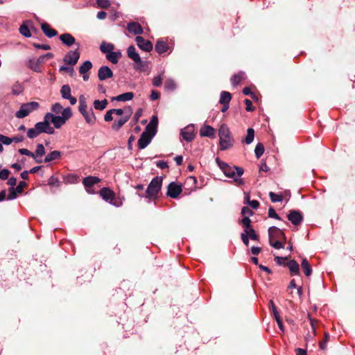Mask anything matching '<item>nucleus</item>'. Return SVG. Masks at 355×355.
Returning a JSON list of instances; mask_svg holds the SVG:
<instances>
[{
	"label": "nucleus",
	"mask_w": 355,
	"mask_h": 355,
	"mask_svg": "<svg viewBox=\"0 0 355 355\" xmlns=\"http://www.w3.org/2000/svg\"><path fill=\"white\" fill-rule=\"evenodd\" d=\"M182 191V184L171 182L168 186L167 195L172 198H177Z\"/></svg>",
	"instance_id": "obj_10"
},
{
	"label": "nucleus",
	"mask_w": 355,
	"mask_h": 355,
	"mask_svg": "<svg viewBox=\"0 0 355 355\" xmlns=\"http://www.w3.org/2000/svg\"><path fill=\"white\" fill-rule=\"evenodd\" d=\"M241 237L243 243L248 246L249 245V236L246 234V232H244L243 233H242Z\"/></svg>",
	"instance_id": "obj_63"
},
{
	"label": "nucleus",
	"mask_w": 355,
	"mask_h": 355,
	"mask_svg": "<svg viewBox=\"0 0 355 355\" xmlns=\"http://www.w3.org/2000/svg\"><path fill=\"white\" fill-rule=\"evenodd\" d=\"M269 196L272 202H281L283 200V197L282 195L276 194L273 192H270Z\"/></svg>",
	"instance_id": "obj_48"
},
{
	"label": "nucleus",
	"mask_w": 355,
	"mask_h": 355,
	"mask_svg": "<svg viewBox=\"0 0 355 355\" xmlns=\"http://www.w3.org/2000/svg\"><path fill=\"white\" fill-rule=\"evenodd\" d=\"M114 49V46L111 43L103 42L101 44L100 49L103 53H110Z\"/></svg>",
	"instance_id": "obj_38"
},
{
	"label": "nucleus",
	"mask_w": 355,
	"mask_h": 355,
	"mask_svg": "<svg viewBox=\"0 0 355 355\" xmlns=\"http://www.w3.org/2000/svg\"><path fill=\"white\" fill-rule=\"evenodd\" d=\"M26 185V183L25 182H20L18 186L15 188V193H21L23 191L24 187Z\"/></svg>",
	"instance_id": "obj_60"
},
{
	"label": "nucleus",
	"mask_w": 355,
	"mask_h": 355,
	"mask_svg": "<svg viewBox=\"0 0 355 355\" xmlns=\"http://www.w3.org/2000/svg\"><path fill=\"white\" fill-rule=\"evenodd\" d=\"M216 162L225 176L233 178L239 185H241L244 183L243 180L240 178V177L243 174V169L242 168L230 166L226 163L220 161L218 158H216Z\"/></svg>",
	"instance_id": "obj_3"
},
{
	"label": "nucleus",
	"mask_w": 355,
	"mask_h": 355,
	"mask_svg": "<svg viewBox=\"0 0 355 355\" xmlns=\"http://www.w3.org/2000/svg\"><path fill=\"white\" fill-rule=\"evenodd\" d=\"M287 266L291 272L292 275H298L299 274V264L295 260H291L288 262Z\"/></svg>",
	"instance_id": "obj_31"
},
{
	"label": "nucleus",
	"mask_w": 355,
	"mask_h": 355,
	"mask_svg": "<svg viewBox=\"0 0 355 355\" xmlns=\"http://www.w3.org/2000/svg\"><path fill=\"white\" fill-rule=\"evenodd\" d=\"M134 94L132 92H125L119 96H114L112 98V101H130L133 98Z\"/></svg>",
	"instance_id": "obj_27"
},
{
	"label": "nucleus",
	"mask_w": 355,
	"mask_h": 355,
	"mask_svg": "<svg viewBox=\"0 0 355 355\" xmlns=\"http://www.w3.org/2000/svg\"><path fill=\"white\" fill-rule=\"evenodd\" d=\"M50 118H52V116L49 114H46L44 116V121L38 122L35 125L34 127L40 134L44 132L52 135L55 132L54 128L50 125V123H51Z\"/></svg>",
	"instance_id": "obj_6"
},
{
	"label": "nucleus",
	"mask_w": 355,
	"mask_h": 355,
	"mask_svg": "<svg viewBox=\"0 0 355 355\" xmlns=\"http://www.w3.org/2000/svg\"><path fill=\"white\" fill-rule=\"evenodd\" d=\"M302 268L306 276L309 277L311 275L312 269L311 267L306 259H304L301 263Z\"/></svg>",
	"instance_id": "obj_36"
},
{
	"label": "nucleus",
	"mask_w": 355,
	"mask_h": 355,
	"mask_svg": "<svg viewBox=\"0 0 355 355\" xmlns=\"http://www.w3.org/2000/svg\"><path fill=\"white\" fill-rule=\"evenodd\" d=\"M270 245L276 249L284 248V243L282 241H269Z\"/></svg>",
	"instance_id": "obj_51"
},
{
	"label": "nucleus",
	"mask_w": 355,
	"mask_h": 355,
	"mask_svg": "<svg viewBox=\"0 0 355 355\" xmlns=\"http://www.w3.org/2000/svg\"><path fill=\"white\" fill-rule=\"evenodd\" d=\"M246 234L248 235L249 238L254 241H258L259 239V235L255 232L253 227L245 231Z\"/></svg>",
	"instance_id": "obj_46"
},
{
	"label": "nucleus",
	"mask_w": 355,
	"mask_h": 355,
	"mask_svg": "<svg viewBox=\"0 0 355 355\" xmlns=\"http://www.w3.org/2000/svg\"><path fill=\"white\" fill-rule=\"evenodd\" d=\"M168 49V44L163 41V40H158L155 44V50L156 51L162 54L163 53H165Z\"/></svg>",
	"instance_id": "obj_29"
},
{
	"label": "nucleus",
	"mask_w": 355,
	"mask_h": 355,
	"mask_svg": "<svg viewBox=\"0 0 355 355\" xmlns=\"http://www.w3.org/2000/svg\"><path fill=\"white\" fill-rule=\"evenodd\" d=\"M268 216L270 218H274L280 220L279 216L277 214L275 210L273 208H272V207L269 208Z\"/></svg>",
	"instance_id": "obj_62"
},
{
	"label": "nucleus",
	"mask_w": 355,
	"mask_h": 355,
	"mask_svg": "<svg viewBox=\"0 0 355 355\" xmlns=\"http://www.w3.org/2000/svg\"><path fill=\"white\" fill-rule=\"evenodd\" d=\"M16 184H17L16 178L12 177L8 180V184L11 186V188L9 190V194L7 196V200H12L17 197V195L15 193V186L16 185Z\"/></svg>",
	"instance_id": "obj_22"
},
{
	"label": "nucleus",
	"mask_w": 355,
	"mask_h": 355,
	"mask_svg": "<svg viewBox=\"0 0 355 355\" xmlns=\"http://www.w3.org/2000/svg\"><path fill=\"white\" fill-rule=\"evenodd\" d=\"M127 29L131 33L135 35H139L143 33L141 26L137 22H130L127 26Z\"/></svg>",
	"instance_id": "obj_21"
},
{
	"label": "nucleus",
	"mask_w": 355,
	"mask_h": 355,
	"mask_svg": "<svg viewBox=\"0 0 355 355\" xmlns=\"http://www.w3.org/2000/svg\"><path fill=\"white\" fill-rule=\"evenodd\" d=\"M310 320V323H311V329H312V333H311L312 334V337H315L316 336V324L318 323V321L317 320H315L312 318H309Z\"/></svg>",
	"instance_id": "obj_54"
},
{
	"label": "nucleus",
	"mask_w": 355,
	"mask_h": 355,
	"mask_svg": "<svg viewBox=\"0 0 355 355\" xmlns=\"http://www.w3.org/2000/svg\"><path fill=\"white\" fill-rule=\"evenodd\" d=\"M60 94L63 98L68 99L70 101L71 105H75L77 100L75 97L71 95V88L68 85H64L60 89Z\"/></svg>",
	"instance_id": "obj_14"
},
{
	"label": "nucleus",
	"mask_w": 355,
	"mask_h": 355,
	"mask_svg": "<svg viewBox=\"0 0 355 355\" xmlns=\"http://www.w3.org/2000/svg\"><path fill=\"white\" fill-rule=\"evenodd\" d=\"M113 76L112 71L107 66L101 67L98 71V77L100 80H105Z\"/></svg>",
	"instance_id": "obj_15"
},
{
	"label": "nucleus",
	"mask_w": 355,
	"mask_h": 355,
	"mask_svg": "<svg viewBox=\"0 0 355 355\" xmlns=\"http://www.w3.org/2000/svg\"><path fill=\"white\" fill-rule=\"evenodd\" d=\"M81 114L83 116L86 123L90 125H93L95 124L96 121V117L92 110V109H90L89 110H87Z\"/></svg>",
	"instance_id": "obj_18"
},
{
	"label": "nucleus",
	"mask_w": 355,
	"mask_h": 355,
	"mask_svg": "<svg viewBox=\"0 0 355 355\" xmlns=\"http://www.w3.org/2000/svg\"><path fill=\"white\" fill-rule=\"evenodd\" d=\"M163 73L157 76H155L153 78V85L155 87H159L162 83L163 80Z\"/></svg>",
	"instance_id": "obj_50"
},
{
	"label": "nucleus",
	"mask_w": 355,
	"mask_h": 355,
	"mask_svg": "<svg viewBox=\"0 0 355 355\" xmlns=\"http://www.w3.org/2000/svg\"><path fill=\"white\" fill-rule=\"evenodd\" d=\"M329 339V335L328 333H324V341H321L319 343V347L322 350H324L326 349V344Z\"/></svg>",
	"instance_id": "obj_52"
},
{
	"label": "nucleus",
	"mask_w": 355,
	"mask_h": 355,
	"mask_svg": "<svg viewBox=\"0 0 355 355\" xmlns=\"http://www.w3.org/2000/svg\"><path fill=\"white\" fill-rule=\"evenodd\" d=\"M162 184V178L161 177L154 178L149 184L145 197L149 199H155L157 197Z\"/></svg>",
	"instance_id": "obj_5"
},
{
	"label": "nucleus",
	"mask_w": 355,
	"mask_h": 355,
	"mask_svg": "<svg viewBox=\"0 0 355 355\" xmlns=\"http://www.w3.org/2000/svg\"><path fill=\"white\" fill-rule=\"evenodd\" d=\"M100 196L107 202H112L115 199L114 192L107 187H104L100 190Z\"/></svg>",
	"instance_id": "obj_16"
},
{
	"label": "nucleus",
	"mask_w": 355,
	"mask_h": 355,
	"mask_svg": "<svg viewBox=\"0 0 355 355\" xmlns=\"http://www.w3.org/2000/svg\"><path fill=\"white\" fill-rule=\"evenodd\" d=\"M10 171L8 169H2L0 171V179L5 180L8 179Z\"/></svg>",
	"instance_id": "obj_57"
},
{
	"label": "nucleus",
	"mask_w": 355,
	"mask_h": 355,
	"mask_svg": "<svg viewBox=\"0 0 355 355\" xmlns=\"http://www.w3.org/2000/svg\"><path fill=\"white\" fill-rule=\"evenodd\" d=\"M39 135V132L35 129V128H30L27 131V136L30 139H34L37 137Z\"/></svg>",
	"instance_id": "obj_49"
},
{
	"label": "nucleus",
	"mask_w": 355,
	"mask_h": 355,
	"mask_svg": "<svg viewBox=\"0 0 355 355\" xmlns=\"http://www.w3.org/2000/svg\"><path fill=\"white\" fill-rule=\"evenodd\" d=\"M220 147L222 150L230 148L233 146V139L230 131L226 124H222L218 130Z\"/></svg>",
	"instance_id": "obj_4"
},
{
	"label": "nucleus",
	"mask_w": 355,
	"mask_h": 355,
	"mask_svg": "<svg viewBox=\"0 0 355 355\" xmlns=\"http://www.w3.org/2000/svg\"><path fill=\"white\" fill-rule=\"evenodd\" d=\"M97 4L102 8H107L110 6L109 0H97Z\"/></svg>",
	"instance_id": "obj_53"
},
{
	"label": "nucleus",
	"mask_w": 355,
	"mask_h": 355,
	"mask_svg": "<svg viewBox=\"0 0 355 355\" xmlns=\"http://www.w3.org/2000/svg\"><path fill=\"white\" fill-rule=\"evenodd\" d=\"M12 89V93L16 95L20 94L22 91L21 86L19 84L14 85Z\"/></svg>",
	"instance_id": "obj_61"
},
{
	"label": "nucleus",
	"mask_w": 355,
	"mask_h": 355,
	"mask_svg": "<svg viewBox=\"0 0 355 355\" xmlns=\"http://www.w3.org/2000/svg\"><path fill=\"white\" fill-rule=\"evenodd\" d=\"M200 134L203 137H214L215 129L210 125H204L201 128Z\"/></svg>",
	"instance_id": "obj_24"
},
{
	"label": "nucleus",
	"mask_w": 355,
	"mask_h": 355,
	"mask_svg": "<svg viewBox=\"0 0 355 355\" xmlns=\"http://www.w3.org/2000/svg\"><path fill=\"white\" fill-rule=\"evenodd\" d=\"M154 135V132H148L146 130V131L141 134L139 139L138 140L139 148L140 149L145 148L150 142Z\"/></svg>",
	"instance_id": "obj_11"
},
{
	"label": "nucleus",
	"mask_w": 355,
	"mask_h": 355,
	"mask_svg": "<svg viewBox=\"0 0 355 355\" xmlns=\"http://www.w3.org/2000/svg\"><path fill=\"white\" fill-rule=\"evenodd\" d=\"M101 180L98 177L95 176H88L83 179V184L87 188L92 187L95 184L98 183Z\"/></svg>",
	"instance_id": "obj_25"
},
{
	"label": "nucleus",
	"mask_w": 355,
	"mask_h": 355,
	"mask_svg": "<svg viewBox=\"0 0 355 355\" xmlns=\"http://www.w3.org/2000/svg\"><path fill=\"white\" fill-rule=\"evenodd\" d=\"M0 142L5 145H9L12 143V139L10 137L0 134Z\"/></svg>",
	"instance_id": "obj_56"
},
{
	"label": "nucleus",
	"mask_w": 355,
	"mask_h": 355,
	"mask_svg": "<svg viewBox=\"0 0 355 355\" xmlns=\"http://www.w3.org/2000/svg\"><path fill=\"white\" fill-rule=\"evenodd\" d=\"M114 114L118 115V116H123L125 115L126 112V107L124 109H112Z\"/></svg>",
	"instance_id": "obj_64"
},
{
	"label": "nucleus",
	"mask_w": 355,
	"mask_h": 355,
	"mask_svg": "<svg viewBox=\"0 0 355 355\" xmlns=\"http://www.w3.org/2000/svg\"><path fill=\"white\" fill-rule=\"evenodd\" d=\"M19 153L21 155H25L31 157H33L34 159L33 153L31 152L29 150H28L26 148H20V149H19Z\"/></svg>",
	"instance_id": "obj_59"
},
{
	"label": "nucleus",
	"mask_w": 355,
	"mask_h": 355,
	"mask_svg": "<svg viewBox=\"0 0 355 355\" xmlns=\"http://www.w3.org/2000/svg\"><path fill=\"white\" fill-rule=\"evenodd\" d=\"M51 110V112L47 114L52 116V118H50L51 122L57 129L61 128L72 116L71 109L70 107L63 108L59 103L52 105Z\"/></svg>",
	"instance_id": "obj_1"
},
{
	"label": "nucleus",
	"mask_w": 355,
	"mask_h": 355,
	"mask_svg": "<svg viewBox=\"0 0 355 355\" xmlns=\"http://www.w3.org/2000/svg\"><path fill=\"white\" fill-rule=\"evenodd\" d=\"M19 32L20 33L26 37H30L31 36V33L30 32V30L29 28H28L27 26L23 24L20 26L19 28Z\"/></svg>",
	"instance_id": "obj_47"
},
{
	"label": "nucleus",
	"mask_w": 355,
	"mask_h": 355,
	"mask_svg": "<svg viewBox=\"0 0 355 355\" xmlns=\"http://www.w3.org/2000/svg\"><path fill=\"white\" fill-rule=\"evenodd\" d=\"M232 96L228 92H222L220 94V103H229L231 101Z\"/></svg>",
	"instance_id": "obj_40"
},
{
	"label": "nucleus",
	"mask_w": 355,
	"mask_h": 355,
	"mask_svg": "<svg viewBox=\"0 0 355 355\" xmlns=\"http://www.w3.org/2000/svg\"><path fill=\"white\" fill-rule=\"evenodd\" d=\"M135 40H136L137 46L141 50H143L146 52H150V51H152V49L153 48V44L149 40H145L141 36H137Z\"/></svg>",
	"instance_id": "obj_13"
},
{
	"label": "nucleus",
	"mask_w": 355,
	"mask_h": 355,
	"mask_svg": "<svg viewBox=\"0 0 355 355\" xmlns=\"http://www.w3.org/2000/svg\"><path fill=\"white\" fill-rule=\"evenodd\" d=\"M128 57L134 61V69L139 72H146L148 74L150 72L149 62L141 60L140 55L137 52L134 46H130L127 49Z\"/></svg>",
	"instance_id": "obj_2"
},
{
	"label": "nucleus",
	"mask_w": 355,
	"mask_h": 355,
	"mask_svg": "<svg viewBox=\"0 0 355 355\" xmlns=\"http://www.w3.org/2000/svg\"><path fill=\"white\" fill-rule=\"evenodd\" d=\"M39 107V103L35 101L24 103L21 105L19 110L16 112L15 116L18 119L24 118L27 116L31 112L37 110Z\"/></svg>",
	"instance_id": "obj_7"
},
{
	"label": "nucleus",
	"mask_w": 355,
	"mask_h": 355,
	"mask_svg": "<svg viewBox=\"0 0 355 355\" xmlns=\"http://www.w3.org/2000/svg\"><path fill=\"white\" fill-rule=\"evenodd\" d=\"M254 153L257 158H259L263 154L264 147L262 144L259 143L257 144L254 149Z\"/></svg>",
	"instance_id": "obj_44"
},
{
	"label": "nucleus",
	"mask_w": 355,
	"mask_h": 355,
	"mask_svg": "<svg viewBox=\"0 0 355 355\" xmlns=\"http://www.w3.org/2000/svg\"><path fill=\"white\" fill-rule=\"evenodd\" d=\"M45 154V148L42 144H38L36 146V150L33 153L34 159L36 162L40 164L42 162V157Z\"/></svg>",
	"instance_id": "obj_19"
},
{
	"label": "nucleus",
	"mask_w": 355,
	"mask_h": 355,
	"mask_svg": "<svg viewBox=\"0 0 355 355\" xmlns=\"http://www.w3.org/2000/svg\"><path fill=\"white\" fill-rule=\"evenodd\" d=\"M113 110L111 109L108 111L106 112L105 114L104 115V120L106 121V122H109V121H111L113 120Z\"/></svg>",
	"instance_id": "obj_55"
},
{
	"label": "nucleus",
	"mask_w": 355,
	"mask_h": 355,
	"mask_svg": "<svg viewBox=\"0 0 355 355\" xmlns=\"http://www.w3.org/2000/svg\"><path fill=\"white\" fill-rule=\"evenodd\" d=\"M245 78H246L245 73L243 71H240L238 73L234 74L231 78V82L234 86H236V85H239L240 83H241L243 80H244Z\"/></svg>",
	"instance_id": "obj_26"
},
{
	"label": "nucleus",
	"mask_w": 355,
	"mask_h": 355,
	"mask_svg": "<svg viewBox=\"0 0 355 355\" xmlns=\"http://www.w3.org/2000/svg\"><path fill=\"white\" fill-rule=\"evenodd\" d=\"M177 84L172 78H167L164 83V88L168 91H173L176 89Z\"/></svg>",
	"instance_id": "obj_37"
},
{
	"label": "nucleus",
	"mask_w": 355,
	"mask_h": 355,
	"mask_svg": "<svg viewBox=\"0 0 355 355\" xmlns=\"http://www.w3.org/2000/svg\"><path fill=\"white\" fill-rule=\"evenodd\" d=\"M121 54L120 52H110L106 55V58L113 64H116L119 59L121 58Z\"/></svg>",
	"instance_id": "obj_32"
},
{
	"label": "nucleus",
	"mask_w": 355,
	"mask_h": 355,
	"mask_svg": "<svg viewBox=\"0 0 355 355\" xmlns=\"http://www.w3.org/2000/svg\"><path fill=\"white\" fill-rule=\"evenodd\" d=\"M158 124V119L156 116H153L150 123L146 128V130L148 132H155V128Z\"/></svg>",
	"instance_id": "obj_33"
},
{
	"label": "nucleus",
	"mask_w": 355,
	"mask_h": 355,
	"mask_svg": "<svg viewBox=\"0 0 355 355\" xmlns=\"http://www.w3.org/2000/svg\"><path fill=\"white\" fill-rule=\"evenodd\" d=\"M241 214L244 217L245 216L249 217L253 214V211L249 207H244L242 209Z\"/></svg>",
	"instance_id": "obj_58"
},
{
	"label": "nucleus",
	"mask_w": 355,
	"mask_h": 355,
	"mask_svg": "<svg viewBox=\"0 0 355 355\" xmlns=\"http://www.w3.org/2000/svg\"><path fill=\"white\" fill-rule=\"evenodd\" d=\"M193 131V126L189 125L182 130L181 135L184 140L187 141H191L194 138Z\"/></svg>",
	"instance_id": "obj_17"
},
{
	"label": "nucleus",
	"mask_w": 355,
	"mask_h": 355,
	"mask_svg": "<svg viewBox=\"0 0 355 355\" xmlns=\"http://www.w3.org/2000/svg\"><path fill=\"white\" fill-rule=\"evenodd\" d=\"M132 114V109L130 107H126L125 115H123L117 121L114 122L112 128L116 131L119 130L130 119Z\"/></svg>",
	"instance_id": "obj_8"
},
{
	"label": "nucleus",
	"mask_w": 355,
	"mask_h": 355,
	"mask_svg": "<svg viewBox=\"0 0 355 355\" xmlns=\"http://www.w3.org/2000/svg\"><path fill=\"white\" fill-rule=\"evenodd\" d=\"M53 55L51 53H47L43 55L40 56L36 61L41 66L42 64L44 63L46 60L51 59Z\"/></svg>",
	"instance_id": "obj_43"
},
{
	"label": "nucleus",
	"mask_w": 355,
	"mask_h": 355,
	"mask_svg": "<svg viewBox=\"0 0 355 355\" xmlns=\"http://www.w3.org/2000/svg\"><path fill=\"white\" fill-rule=\"evenodd\" d=\"M288 218L293 225H296L302 222V216L299 211H292L288 215Z\"/></svg>",
	"instance_id": "obj_20"
},
{
	"label": "nucleus",
	"mask_w": 355,
	"mask_h": 355,
	"mask_svg": "<svg viewBox=\"0 0 355 355\" xmlns=\"http://www.w3.org/2000/svg\"><path fill=\"white\" fill-rule=\"evenodd\" d=\"M79 112L83 113L87 110V105L86 103L85 98L83 96H81L79 98Z\"/></svg>",
	"instance_id": "obj_41"
},
{
	"label": "nucleus",
	"mask_w": 355,
	"mask_h": 355,
	"mask_svg": "<svg viewBox=\"0 0 355 355\" xmlns=\"http://www.w3.org/2000/svg\"><path fill=\"white\" fill-rule=\"evenodd\" d=\"M61 156V153L58 150H53L49 153L44 159L45 162H50L53 160L59 159Z\"/></svg>",
	"instance_id": "obj_35"
},
{
	"label": "nucleus",
	"mask_w": 355,
	"mask_h": 355,
	"mask_svg": "<svg viewBox=\"0 0 355 355\" xmlns=\"http://www.w3.org/2000/svg\"><path fill=\"white\" fill-rule=\"evenodd\" d=\"M41 28L44 33L49 37H52L58 34V32L51 28L48 24H42Z\"/></svg>",
	"instance_id": "obj_28"
},
{
	"label": "nucleus",
	"mask_w": 355,
	"mask_h": 355,
	"mask_svg": "<svg viewBox=\"0 0 355 355\" xmlns=\"http://www.w3.org/2000/svg\"><path fill=\"white\" fill-rule=\"evenodd\" d=\"M251 220L249 217L245 216L241 220V224L243 225V227H244V232L247 231L248 230L252 228V225H250Z\"/></svg>",
	"instance_id": "obj_45"
},
{
	"label": "nucleus",
	"mask_w": 355,
	"mask_h": 355,
	"mask_svg": "<svg viewBox=\"0 0 355 355\" xmlns=\"http://www.w3.org/2000/svg\"><path fill=\"white\" fill-rule=\"evenodd\" d=\"M60 40L62 42L67 46H71L75 44V38L69 33H64L60 36Z\"/></svg>",
	"instance_id": "obj_23"
},
{
	"label": "nucleus",
	"mask_w": 355,
	"mask_h": 355,
	"mask_svg": "<svg viewBox=\"0 0 355 355\" xmlns=\"http://www.w3.org/2000/svg\"><path fill=\"white\" fill-rule=\"evenodd\" d=\"M92 64L90 61L87 60L83 62V64L79 67V73H88L92 69Z\"/></svg>",
	"instance_id": "obj_39"
},
{
	"label": "nucleus",
	"mask_w": 355,
	"mask_h": 355,
	"mask_svg": "<svg viewBox=\"0 0 355 355\" xmlns=\"http://www.w3.org/2000/svg\"><path fill=\"white\" fill-rule=\"evenodd\" d=\"M80 58V53L78 49L69 51L64 58V62L70 65H75Z\"/></svg>",
	"instance_id": "obj_12"
},
{
	"label": "nucleus",
	"mask_w": 355,
	"mask_h": 355,
	"mask_svg": "<svg viewBox=\"0 0 355 355\" xmlns=\"http://www.w3.org/2000/svg\"><path fill=\"white\" fill-rule=\"evenodd\" d=\"M268 234L269 241H282L286 239L284 232L276 227H270L268 229Z\"/></svg>",
	"instance_id": "obj_9"
},
{
	"label": "nucleus",
	"mask_w": 355,
	"mask_h": 355,
	"mask_svg": "<svg viewBox=\"0 0 355 355\" xmlns=\"http://www.w3.org/2000/svg\"><path fill=\"white\" fill-rule=\"evenodd\" d=\"M254 130L252 128H248L247 130V135L245 139V142L247 144H251L254 140Z\"/></svg>",
	"instance_id": "obj_42"
},
{
	"label": "nucleus",
	"mask_w": 355,
	"mask_h": 355,
	"mask_svg": "<svg viewBox=\"0 0 355 355\" xmlns=\"http://www.w3.org/2000/svg\"><path fill=\"white\" fill-rule=\"evenodd\" d=\"M27 67L30 69H31L35 72H41L42 71L41 67L37 63L35 58L29 59L27 62Z\"/></svg>",
	"instance_id": "obj_30"
},
{
	"label": "nucleus",
	"mask_w": 355,
	"mask_h": 355,
	"mask_svg": "<svg viewBox=\"0 0 355 355\" xmlns=\"http://www.w3.org/2000/svg\"><path fill=\"white\" fill-rule=\"evenodd\" d=\"M107 104L108 102L106 99L102 101L95 100L93 103L94 109L101 111L105 109Z\"/></svg>",
	"instance_id": "obj_34"
}]
</instances>
